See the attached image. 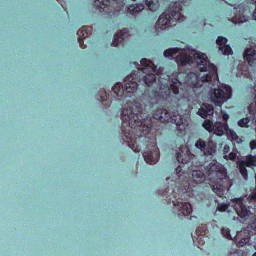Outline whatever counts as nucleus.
<instances>
[{"mask_svg": "<svg viewBox=\"0 0 256 256\" xmlns=\"http://www.w3.org/2000/svg\"><path fill=\"white\" fill-rule=\"evenodd\" d=\"M250 118H246L240 120L238 122V125L242 128H249L250 127Z\"/></svg>", "mask_w": 256, "mask_h": 256, "instance_id": "c756f323", "label": "nucleus"}, {"mask_svg": "<svg viewBox=\"0 0 256 256\" xmlns=\"http://www.w3.org/2000/svg\"><path fill=\"white\" fill-rule=\"evenodd\" d=\"M94 5L100 9L108 8V13L112 12L114 15H118L124 8V0H95Z\"/></svg>", "mask_w": 256, "mask_h": 256, "instance_id": "0eeeda50", "label": "nucleus"}, {"mask_svg": "<svg viewBox=\"0 0 256 256\" xmlns=\"http://www.w3.org/2000/svg\"><path fill=\"white\" fill-rule=\"evenodd\" d=\"M182 6L180 2H176L171 4L168 12L170 14H162L156 22V28L158 30H164L166 26H172L170 25H176V22L184 21L186 17L182 14Z\"/></svg>", "mask_w": 256, "mask_h": 256, "instance_id": "39448f33", "label": "nucleus"}, {"mask_svg": "<svg viewBox=\"0 0 256 256\" xmlns=\"http://www.w3.org/2000/svg\"><path fill=\"white\" fill-rule=\"evenodd\" d=\"M228 127L226 122H217L214 125V131L216 135L222 136L224 132H226Z\"/></svg>", "mask_w": 256, "mask_h": 256, "instance_id": "aec40b11", "label": "nucleus"}, {"mask_svg": "<svg viewBox=\"0 0 256 256\" xmlns=\"http://www.w3.org/2000/svg\"><path fill=\"white\" fill-rule=\"evenodd\" d=\"M240 234H238V236H236V242H237V238H238V236H239Z\"/></svg>", "mask_w": 256, "mask_h": 256, "instance_id": "37998d69", "label": "nucleus"}, {"mask_svg": "<svg viewBox=\"0 0 256 256\" xmlns=\"http://www.w3.org/2000/svg\"><path fill=\"white\" fill-rule=\"evenodd\" d=\"M130 36L128 29L124 28L123 30H120L118 34L114 36L112 46L115 47L118 46H124L125 44L128 43V38Z\"/></svg>", "mask_w": 256, "mask_h": 256, "instance_id": "f8f14e48", "label": "nucleus"}, {"mask_svg": "<svg viewBox=\"0 0 256 256\" xmlns=\"http://www.w3.org/2000/svg\"><path fill=\"white\" fill-rule=\"evenodd\" d=\"M246 166L245 162H241L239 165L240 170L241 174L244 180H247L248 178V172Z\"/></svg>", "mask_w": 256, "mask_h": 256, "instance_id": "cd10ccee", "label": "nucleus"}, {"mask_svg": "<svg viewBox=\"0 0 256 256\" xmlns=\"http://www.w3.org/2000/svg\"><path fill=\"white\" fill-rule=\"evenodd\" d=\"M232 95V88L230 86H226L222 89H215L210 94V99L216 106H221L222 104Z\"/></svg>", "mask_w": 256, "mask_h": 256, "instance_id": "6e6552de", "label": "nucleus"}, {"mask_svg": "<svg viewBox=\"0 0 256 256\" xmlns=\"http://www.w3.org/2000/svg\"><path fill=\"white\" fill-rule=\"evenodd\" d=\"M244 58L250 66H256V51L253 48H250L246 50Z\"/></svg>", "mask_w": 256, "mask_h": 256, "instance_id": "a211bd4d", "label": "nucleus"}, {"mask_svg": "<svg viewBox=\"0 0 256 256\" xmlns=\"http://www.w3.org/2000/svg\"><path fill=\"white\" fill-rule=\"evenodd\" d=\"M208 162H199L198 164L196 162V167H204L206 174L209 178L214 182L213 190H216L220 194H218L219 196H222L223 192L225 191L226 188L222 183L224 180H226L228 176L227 170L224 166L217 162L216 160H212L208 164Z\"/></svg>", "mask_w": 256, "mask_h": 256, "instance_id": "20e7f679", "label": "nucleus"}, {"mask_svg": "<svg viewBox=\"0 0 256 256\" xmlns=\"http://www.w3.org/2000/svg\"><path fill=\"white\" fill-rule=\"evenodd\" d=\"M184 83L188 88H198L201 86L199 77L194 72H190L186 75Z\"/></svg>", "mask_w": 256, "mask_h": 256, "instance_id": "2eb2a0df", "label": "nucleus"}, {"mask_svg": "<svg viewBox=\"0 0 256 256\" xmlns=\"http://www.w3.org/2000/svg\"><path fill=\"white\" fill-rule=\"evenodd\" d=\"M143 67L138 70H134L125 78V86L117 83L112 87V90L118 96L122 97L124 93L134 94L138 90V82L148 88L156 82V76L152 72H156L157 66L152 62L142 58L140 61Z\"/></svg>", "mask_w": 256, "mask_h": 256, "instance_id": "7ed1b4c3", "label": "nucleus"}, {"mask_svg": "<svg viewBox=\"0 0 256 256\" xmlns=\"http://www.w3.org/2000/svg\"><path fill=\"white\" fill-rule=\"evenodd\" d=\"M248 8L244 7V5H240L238 8H234L230 14L232 18V22L235 24H243L248 20V16H247Z\"/></svg>", "mask_w": 256, "mask_h": 256, "instance_id": "9d476101", "label": "nucleus"}, {"mask_svg": "<svg viewBox=\"0 0 256 256\" xmlns=\"http://www.w3.org/2000/svg\"><path fill=\"white\" fill-rule=\"evenodd\" d=\"M247 167L256 166V156L249 155L246 157V162H245Z\"/></svg>", "mask_w": 256, "mask_h": 256, "instance_id": "bb28decb", "label": "nucleus"}, {"mask_svg": "<svg viewBox=\"0 0 256 256\" xmlns=\"http://www.w3.org/2000/svg\"><path fill=\"white\" fill-rule=\"evenodd\" d=\"M252 236L249 233L248 235L246 236L244 238H242L237 244L238 247H244L246 244L249 243L250 241Z\"/></svg>", "mask_w": 256, "mask_h": 256, "instance_id": "c85d7f7f", "label": "nucleus"}, {"mask_svg": "<svg viewBox=\"0 0 256 256\" xmlns=\"http://www.w3.org/2000/svg\"><path fill=\"white\" fill-rule=\"evenodd\" d=\"M204 128L210 132L214 130V125L213 122L210 120H206L203 124Z\"/></svg>", "mask_w": 256, "mask_h": 256, "instance_id": "7c9ffc66", "label": "nucleus"}, {"mask_svg": "<svg viewBox=\"0 0 256 256\" xmlns=\"http://www.w3.org/2000/svg\"><path fill=\"white\" fill-rule=\"evenodd\" d=\"M253 230H254L255 234L254 236L252 235V236H254L253 238L254 239H256V221L254 224L253 226H252Z\"/></svg>", "mask_w": 256, "mask_h": 256, "instance_id": "58836bf2", "label": "nucleus"}, {"mask_svg": "<svg viewBox=\"0 0 256 256\" xmlns=\"http://www.w3.org/2000/svg\"><path fill=\"white\" fill-rule=\"evenodd\" d=\"M214 113V108L212 106L204 104L199 109L198 114L203 118H206L208 116H212Z\"/></svg>", "mask_w": 256, "mask_h": 256, "instance_id": "6ab92c4d", "label": "nucleus"}, {"mask_svg": "<svg viewBox=\"0 0 256 256\" xmlns=\"http://www.w3.org/2000/svg\"><path fill=\"white\" fill-rule=\"evenodd\" d=\"M250 148L252 150L256 149V140H252L250 142Z\"/></svg>", "mask_w": 256, "mask_h": 256, "instance_id": "4c0bfd02", "label": "nucleus"}, {"mask_svg": "<svg viewBox=\"0 0 256 256\" xmlns=\"http://www.w3.org/2000/svg\"><path fill=\"white\" fill-rule=\"evenodd\" d=\"M207 230L206 226L202 225L201 226H199L196 230V235H200L202 233V235H205L206 234V230Z\"/></svg>", "mask_w": 256, "mask_h": 256, "instance_id": "f704fd0d", "label": "nucleus"}, {"mask_svg": "<svg viewBox=\"0 0 256 256\" xmlns=\"http://www.w3.org/2000/svg\"><path fill=\"white\" fill-rule=\"evenodd\" d=\"M232 202L236 204L234 208L238 216L242 218H245L250 211L244 204V199L242 198H236L233 199Z\"/></svg>", "mask_w": 256, "mask_h": 256, "instance_id": "ddd939ff", "label": "nucleus"}, {"mask_svg": "<svg viewBox=\"0 0 256 256\" xmlns=\"http://www.w3.org/2000/svg\"><path fill=\"white\" fill-rule=\"evenodd\" d=\"M229 207L228 204H218L217 206V210L220 212H225L228 209Z\"/></svg>", "mask_w": 256, "mask_h": 256, "instance_id": "473e14b6", "label": "nucleus"}, {"mask_svg": "<svg viewBox=\"0 0 256 256\" xmlns=\"http://www.w3.org/2000/svg\"><path fill=\"white\" fill-rule=\"evenodd\" d=\"M197 236H198V238H196V240L192 238L193 241L194 243L197 242V244H196V245L198 248H200V250H202L203 248L202 247L206 244V238L205 236V235H202V233L200 234V235H197Z\"/></svg>", "mask_w": 256, "mask_h": 256, "instance_id": "b1692460", "label": "nucleus"}, {"mask_svg": "<svg viewBox=\"0 0 256 256\" xmlns=\"http://www.w3.org/2000/svg\"><path fill=\"white\" fill-rule=\"evenodd\" d=\"M228 42L226 38L222 36H218L216 40V44L219 46H224L219 48L220 52H222L225 56L233 54V52L230 46L228 45H226Z\"/></svg>", "mask_w": 256, "mask_h": 256, "instance_id": "f3484780", "label": "nucleus"}, {"mask_svg": "<svg viewBox=\"0 0 256 256\" xmlns=\"http://www.w3.org/2000/svg\"><path fill=\"white\" fill-rule=\"evenodd\" d=\"M250 197L252 200H256V192L252 194Z\"/></svg>", "mask_w": 256, "mask_h": 256, "instance_id": "ea45409f", "label": "nucleus"}, {"mask_svg": "<svg viewBox=\"0 0 256 256\" xmlns=\"http://www.w3.org/2000/svg\"><path fill=\"white\" fill-rule=\"evenodd\" d=\"M194 58L201 72H206L208 68L210 70L209 74H206L202 77V82H212V80L218 79L216 68L214 64L210 63L206 54L196 52L194 54Z\"/></svg>", "mask_w": 256, "mask_h": 256, "instance_id": "423d86ee", "label": "nucleus"}, {"mask_svg": "<svg viewBox=\"0 0 256 256\" xmlns=\"http://www.w3.org/2000/svg\"><path fill=\"white\" fill-rule=\"evenodd\" d=\"M238 250H236L235 252H234V255H237L238 256H239V253L238 252Z\"/></svg>", "mask_w": 256, "mask_h": 256, "instance_id": "a19ab883", "label": "nucleus"}, {"mask_svg": "<svg viewBox=\"0 0 256 256\" xmlns=\"http://www.w3.org/2000/svg\"><path fill=\"white\" fill-rule=\"evenodd\" d=\"M230 147L226 144L224 146V155H228V154L229 153V152H230Z\"/></svg>", "mask_w": 256, "mask_h": 256, "instance_id": "c9c22d12", "label": "nucleus"}, {"mask_svg": "<svg viewBox=\"0 0 256 256\" xmlns=\"http://www.w3.org/2000/svg\"><path fill=\"white\" fill-rule=\"evenodd\" d=\"M144 6L141 4L130 5L128 9L130 15L134 16L144 10Z\"/></svg>", "mask_w": 256, "mask_h": 256, "instance_id": "4be33fe9", "label": "nucleus"}, {"mask_svg": "<svg viewBox=\"0 0 256 256\" xmlns=\"http://www.w3.org/2000/svg\"><path fill=\"white\" fill-rule=\"evenodd\" d=\"M180 51V49L178 48H170L166 50L164 54V56L166 58H174V56H176L178 53H179Z\"/></svg>", "mask_w": 256, "mask_h": 256, "instance_id": "a878e982", "label": "nucleus"}, {"mask_svg": "<svg viewBox=\"0 0 256 256\" xmlns=\"http://www.w3.org/2000/svg\"><path fill=\"white\" fill-rule=\"evenodd\" d=\"M196 147L203 152L204 156H209L210 158H212L216 152V144L212 140H209L206 144L202 140L199 139L196 143Z\"/></svg>", "mask_w": 256, "mask_h": 256, "instance_id": "1a4fd4ad", "label": "nucleus"}, {"mask_svg": "<svg viewBox=\"0 0 256 256\" xmlns=\"http://www.w3.org/2000/svg\"><path fill=\"white\" fill-rule=\"evenodd\" d=\"M254 3L256 4V0H252Z\"/></svg>", "mask_w": 256, "mask_h": 256, "instance_id": "c03bdc74", "label": "nucleus"}, {"mask_svg": "<svg viewBox=\"0 0 256 256\" xmlns=\"http://www.w3.org/2000/svg\"><path fill=\"white\" fill-rule=\"evenodd\" d=\"M60 4L62 5V8L64 9V6L62 4Z\"/></svg>", "mask_w": 256, "mask_h": 256, "instance_id": "49530a36", "label": "nucleus"}, {"mask_svg": "<svg viewBox=\"0 0 256 256\" xmlns=\"http://www.w3.org/2000/svg\"><path fill=\"white\" fill-rule=\"evenodd\" d=\"M174 180H171L162 194L166 197V200L172 204L178 211L179 216L190 215L192 212V205L184 200L200 196L202 188L200 184L206 180L204 174L200 170H192V176L182 172V168L178 166L176 170Z\"/></svg>", "mask_w": 256, "mask_h": 256, "instance_id": "f03ea898", "label": "nucleus"}, {"mask_svg": "<svg viewBox=\"0 0 256 256\" xmlns=\"http://www.w3.org/2000/svg\"><path fill=\"white\" fill-rule=\"evenodd\" d=\"M176 158L178 162L184 164L192 162V164L194 165L195 156L190 152L188 146H181L176 152Z\"/></svg>", "mask_w": 256, "mask_h": 256, "instance_id": "9b49d317", "label": "nucleus"}, {"mask_svg": "<svg viewBox=\"0 0 256 256\" xmlns=\"http://www.w3.org/2000/svg\"><path fill=\"white\" fill-rule=\"evenodd\" d=\"M92 28L90 26H83L81 30L78 32V42L82 49H85L86 46H84V40L92 34Z\"/></svg>", "mask_w": 256, "mask_h": 256, "instance_id": "dca6fc26", "label": "nucleus"}, {"mask_svg": "<svg viewBox=\"0 0 256 256\" xmlns=\"http://www.w3.org/2000/svg\"><path fill=\"white\" fill-rule=\"evenodd\" d=\"M170 179V178H166V180L167 181H168V180H169Z\"/></svg>", "mask_w": 256, "mask_h": 256, "instance_id": "a18cd8bd", "label": "nucleus"}, {"mask_svg": "<svg viewBox=\"0 0 256 256\" xmlns=\"http://www.w3.org/2000/svg\"><path fill=\"white\" fill-rule=\"evenodd\" d=\"M176 61L178 66L183 67L191 65L194 62V58L190 54L181 52L176 56Z\"/></svg>", "mask_w": 256, "mask_h": 256, "instance_id": "4468645a", "label": "nucleus"}, {"mask_svg": "<svg viewBox=\"0 0 256 256\" xmlns=\"http://www.w3.org/2000/svg\"><path fill=\"white\" fill-rule=\"evenodd\" d=\"M221 233L223 236L228 240H232V238L230 234V231L227 228H224L222 229Z\"/></svg>", "mask_w": 256, "mask_h": 256, "instance_id": "2f4dec72", "label": "nucleus"}, {"mask_svg": "<svg viewBox=\"0 0 256 256\" xmlns=\"http://www.w3.org/2000/svg\"><path fill=\"white\" fill-rule=\"evenodd\" d=\"M255 240V242H254V243H256V239H254ZM254 247H256V246H254ZM252 256H256V252L254 253Z\"/></svg>", "mask_w": 256, "mask_h": 256, "instance_id": "79ce46f5", "label": "nucleus"}, {"mask_svg": "<svg viewBox=\"0 0 256 256\" xmlns=\"http://www.w3.org/2000/svg\"><path fill=\"white\" fill-rule=\"evenodd\" d=\"M146 4L150 11L156 14H160V4L158 0H146Z\"/></svg>", "mask_w": 256, "mask_h": 256, "instance_id": "412c9836", "label": "nucleus"}, {"mask_svg": "<svg viewBox=\"0 0 256 256\" xmlns=\"http://www.w3.org/2000/svg\"><path fill=\"white\" fill-rule=\"evenodd\" d=\"M230 118V116L228 114L226 113H224L222 115V119L224 121V122H226L228 124V120Z\"/></svg>", "mask_w": 256, "mask_h": 256, "instance_id": "e433bc0d", "label": "nucleus"}, {"mask_svg": "<svg viewBox=\"0 0 256 256\" xmlns=\"http://www.w3.org/2000/svg\"><path fill=\"white\" fill-rule=\"evenodd\" d=\"M226 133L228 138L231 140L236 142L238 144L242 142V140L241 138H239L236 132L228 128Z\"/></svg>", "mask_w": 256, "mask_h": 256, "instance_id": "5701e85b", "label": "nucleus"}, {"mask_svg": "<svg viewBox=\"0 0 256 256\" xmlns=\"http://www.w3.org/2000/svg\"><path fill=\"white\" fill-rule=\"evenodd\" d=\"M181 86L182 82L178 78H173L170 86L168 84L158 85L149 106L146 105L144 108L140 104L130 102L127 103L122 111L123 140L135 152L144 148L143 156L148 164H156L160 158L156 134L154 132L152 118L148 110L161 122L180 126L182 120L178 112V107L174 106L168 110L164 108V105L170 102L176 104Z\"/></svg>", "mask_w": 256, "mask_h": 256, "instance_id": "f257e3e1", "label": "nucleus"}, {"mask_svg": "<svg viewBox=\"0 0 256 256\" xmlns=\"http://www.w3.org/2000/svg\"><path fill=\"white\" fill-rule=\"evenodd\" d=\"M237 157V153L236 152H232L228 155L224 156V159L226 160H234Z\"/></svg>", "mask_w": 256, "mask_h": 256, "instance_id": "72a5a7b5", "label": "nucleus"}, {"mask_svg": "<svg viewBox=\"0 0 256 256\" xmlns=\"http://www.w3.org/2000/svg\"><path fill=\"white\" fill-rule=\"evenodd\" d=\"M100 100L103 102V104L106 108L110 107L112 104V102L110 100H108V94L104 90H102L100 92Z\"/></svg>", "mask_w": 256, "mask_h": 256, "instance_id": "393cba45", "label": "nucleus"}]
</instances>
